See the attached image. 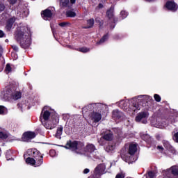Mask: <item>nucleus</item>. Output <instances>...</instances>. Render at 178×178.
Returning a JSON list of instances; mask_svg holds the SVG:
<instances>
[{"instance_id": "f257e3e1", "label": "nucleus", "mask_w": 178, "mask_h": 178, "mask_svg": "<svg viewBox=\"0 0 178 178\" xmlns=\"http://www.w3.org/2000/svg\"><path fill=\"white\" fill-rule=\"evenodd\" d=\"M15 38L22 48H29L31 44V35L27 26H22L15 33Z\"/></svg>"}, {"instance_id": "f03ea898", "label": "nucleus", "mask_w": 178, "mask_h": 178, "mask_svg": "<svg viewBox=\"0 0 178 178\" xmlns=\"http://www.w3.org/2000/svg\"><path fill=\"white\" fill-rule=\"evenodd\" d=\"M35 154H38L40 159L38 161H35L33 158L28 157L26 160V163H30V165H32L33 166H41L42 165V156L40 155V152L35 151L33 152V155H35Z\"/></svg>"}, {"instance_id": "7ed1b4c3", "label": "nucleus", "mask_w": 178, "mask_h": 178, "mask_svg": "<svg viewBox=\"0 0 178 178\" xmlns=\"http://www.w3.org/2000/svg\"><path fill=\"white\" fill-rule=\"evenodd\" d=\"M82 147H84L83 143H77L76 141H68L67 142L65 146H64V148H66L67 149H72V151H76V149H81Z\"/></svg>"}, {"instance_id": "20e7f679", "label": "nucleus", "mask_w": 178, "mask_h": 178, "mask_svg": "<svg viewBox=\"0 0 178 178\" xmlns=\"http://www.w3.org/2000/svg\"><path fill=\"white\" fill-rule=\"evenodd\" d=\"M105 169H106V167L105 166V164L102 163V164H99L98 165L94 171V175L95 176H101L102 175H104V172H105Z\"/></svg>"}, {"instance_id": "39448f33", "label": "nucleus", "mask_w": 178, "mask_h": 178, "mask_svg": "<svg viewBox=\"0 0 178 178\" xmlns=\"http://www.w3.org/2000/svg\"><path fill=\"white\" fill-rule=\"evenodd\" d=\"M147 118H148V113L145 112L139 113L135 118L136 122H141L145 124L147 123Z\"/></svg>"}, {"instance_id": "423d86ee", "label": "nucleus", "mask_w": 178, "mask_h": 178, "mask_svg": "<svg viewBox=\"0 0 178 178\" xmlns=\"http://www.w3.org/2000/svg\"><path fill=\"white\" fill-rule=\"evenodd\" d=\"M41 116L43 118L44 120H48L49 119V116H51V108L47 106H44L42 111Z\"/></svg>"}, {"instance_id": "0eeeda50", "label": "nucleus", "mask_w": 178, "mask_h": 178, "mask_svg": "<svg viewBox=\"0 0 178 178\" xmlns=\"http://www.w3.org/2000/svg\"><path fill=\"white\" fill-rule=\"evenodd\" d=\"M90 118L94 123H98L102 119V115L99 113L93 112L90 115Z\"/></svg>"}, {"instance_id": "6e6552de", "label": "nucleus", "mask_w": 178, "mask_h": 178, "mask_svg": "<svg viewBox=\"0 0 178 178\" xmlns=\"http://www.w3.org/2000/svg\"><path fill=\"white\" fill-rule=\"evenodd\" d=\"M165 8L172 12H176L178 9L177 4L173 1H168L165 4Z\"/></svg>"}, {"instance_id": "1a4fd4ad", "label": "nucleus", "mask_w": 178, "mask_h": 178, "mask_svg": "<svg viewBox=\"0 0 178 178\" xmlns=\"http://www.w3.org/2000/svg\"><path fill=\"white\" fill-rule=\"evenodd\" d=\"M42 17H43L44 20H49L51 17H52V12L50 10H44L42 11Z\"/></svg>"}, {"instance_id": "9d476101", "label": "nucleus", "mask_w": 178, "mask_h": 178, "mask_svg": "<svg viewBox=\"0 0 178 178\" xmlns=\"http://www.w3.org/2000/svg\"><path fill=\"white\" fill-rule=\"evenodd\" d=\"M15 22H16V17H13L10 19H9L8 20L7 24L6 26V30H8V31H10V29H12V27L13 26V23H15Z\"/></svg>"}, {"instance_id": "9b49d317", "label": "nucleus", "mask_w": 178, "mask_h": 178, "mask_svg": "<svg viewBox=\"0 0 178 178\" xmlns=\"http://www.w3.org/2000/svg\"><path fill=\"white\" fill-rule=\"evenodd\" d=\"M34 138H35V133L34 132L29 131L24 134V138L25 141L31 140Z\"/></svg>"}, {"instance_id": "f8f14e48", "label": "nucleus", "mask_w": 178, "mask_h": 178, "mask_svg": "<svg viewBox=\"0 0 178 178\" xmlns=\"http://www.w3.org/2000/svg\"><path fill=\"white\" fill-rule=\"evenodd\" d=\"M44 126L48 130H52V129L55 128L56 126V120H53V124H51V121H47V122L44 124Z\"/></svg>"}, {"instance_id": "ddd939ff", "label": "nucleus", "mask_w": 178, "mask_h": 178, "mask_svg": "<svg viewBox=\"0 0 178 178\" xmlns=\"http://www.w3.org/2000/svg\"><path fill=\"white\" fill-rule=\"evenodd\" d=\"M137 152V145L136 144H131L129 145V155H134Z\"/></svg>"}, {"instance_id": "4468645a", "label": "nucleus", "mask_w": 178, "mask_h": 178, "mask_svg": "<svg viewBox=\"0 0 178 178\" xmlns=\"http://www.w3.org/2000/svg\"><path fill=\"white\" fill-rule=\"evenodd\" d=\"M122 116H123V113L119 111V110H114L113 111V118L115 119H120Z\"/></svg>"}, {"instance_id": "2eb2a0df", "label": "nucleus", "mask_w": 178, "mask_h": 178, "mask_svg": "<svg viewBox=\"0 0 178 178\" xmlns=\"http://www.w3.org/2000/svg\"><path fill=\"white\" fill-rule=\"evenodd\" d=\"M113 10H115V8L113 6H111L106 11V16L108 19H113Z\"/></svg>"}, {"instance_id": "dca6fc26", "label": "nucleus", "mask_w": 178, "mask_h": 178, "mask_svg": "<svg viewBox=\"0 0 178 178\" xmlns=\"http://www.w3.org/2000/svg\"><path fill=\"white\" fill-rule=\"evenodd\" d=\"M92 109H94V104H89L83 108L82 113L86 114L88 112V111H92Z\"/></svg>"}, {"instance_id": "f3484780", "label": "nucleus", "mask_w": 178, "mask_h": 178, "mask_svg": "<svg viewBox=\"0 0 178 178\" xmlns=\"http://www.w3.org/2000/svg\"><path fill=\"white\" fill-rule=\"evenodd\" d=\"M94 26V19H88L87 22V26H83V29H91Z\"/></svg>"}, {"instance_id": "a211bd4d", "label": "nucleus", "mask_w": 178, "mask_h": 178, "mask_svg": "<svg viewBox=\"0 0 178 178\" xmlns=\"http://www.w3.org/2000/svg\"><path fill=\"white\" fill-rule=\"evenodd\" d=\"M103 138L106 141H111L113 138V135L111 133H108L103 136Z\"/></svg>"}, {"instance_id": "6ab92c4d", "label": "nucleus", "mask_w": 178, "mask_h": 178, "mask_svg": "<svg viewBox=\"0 0 178 178\" xmlns=\"http://www.w3.org/2000/svg\"><path fill=\"white\" fill-rule=\"evenodd\" d=\"M86 149L89 152H92L95 151V146H94V145L89 144L86 146Z\"/></svg>"}, {"instance_id": "aec40b11", "label": "nucleus", "mask_w": 178, "mask_h": 178, "mask_svg": "<svg viewBox=\"0 0 178 178\" xmlns=\"http://www.w3.org/2000/svg\"><path fill=\"white\" fill-rule=\"evenodd\" d=\"M67 17H76V13L72 10H68L66 12Z\"/></svg>"}, {"instance_id": "412c9836", "label": "nucleus", "mask_w": 178, "mask_h": 178, "mask_svg": "<svg viewBox=\"0 0 178 178\" xmlns=\"http://www.w3.org/2000/svg\"><path fill=\"white\" fill-rule=\"evenodd\" d=\"M63 131V128L60 127L57 129V132L56 134V138H60V136H62V132Z\"/></svg>"}, {"instance_id": "4be33fe9", "label": "nucleus", "mask_w": 178, "mask_h": 178, "mask_svg": "<svg viewBox=\"0 0 178 178\" xmlns=\"http://www.w3.org/2000/svg\"><path fill=\"white\" fill-rule=\"evenodd\" d=\"M170 172L174 175V176H178V167H172L170 170Z\"/></svg>"}, {"instance_id": "5701e85b", "label": "nucleus", "mask_w": 178, "mask_h": 178, "mask_svg": "<svg viewBox=\"0 0 178 178\" xmlns=\"http://www.w3.org/2000/svg\"><path fill=\"white\" fill-rule=\"evenodd\" d=\"M70 0H60V6L66 7L69 5Z\"/></svg>"}, {"instance_id": "b1692460", "label": "nucleus", "mask_w": 178, "mask_h": 178, "mask_svg": "<svg viewBox=\"0 0 178 178\" xmlns=\"http://www.w3.org/2000/svg\"><path fill=\"white\" fill-rule=\"evenodd\" d=\"M13 99H19V98H22V93L20 92H16L13 96Z\"/></svg>"}, {"instance_id": "393cba45", "label": "nucleus", "mask_w": 178, "mask_h": 178, "mask_svg": "<svg viewBox=\"0 0 178 178\" xmlns=\"http://www.w3.org/2000/svg\"><path fill=\"white\" fill-rule=\"evenodd\" d=\"M136 109H138V106L137 104H134L129 107V112H136Z\"/></svg>"}, {"instance_id": "a878e982", "label": "nucleus", "mask_w": 178, "mask_h": 178, "mask_svg": "<svg viewBox=\"0 0 178 178\" xmlns=\"http://www.w3.org/2000/svg\"><path fill=\"white\" fill-rule=\"evenodd\" d=\"M106 40H108L107 35H105L99 42H97V45H99V44H102L103 42H105Z\"/></svg>"}, {"instance_id": "bb28decb", "label": "nucleus", "mask_w": 178, "mask_h": 178, "mask_svg": "<svg viewBox=\"0 0 178 178\" xmlns=\"http://www.w3.org/2000/svg\"><path fill=\"white\" fill-rule=\"evenodd\" d=\"M113 149H115V146H113V145H109L106 147V152H111L113 151Z\"/></svg>"}, {"instance_id": "cd10ccee", "label": "nucleus", "mask_w": 178, "mask_h": 178, "mask_svg": "<svg viewBox=\"0 0 178 178\" xmlns=\"http://www.w3.org/2000/svg\"><path fill=\"white\" fill-rule=\"evenodd\" d=\"M5 70L6 73H10V72H12V67H10V64L6 65Z\"/></svg>"}, {"instance_id": "c85d7f7f", "label": "nucleus", "mask_w": 178, "mask_h": 178, "mask_svg": "<svg viewBox=\"0 0 178 178\" xmlns=\"http://www.w3.org/2000/svg\"><path fill=\"white\" fill-rule=\"evenodd\" d=\"M154 97L155 101H156V102H161V96H159L157 94H155L154 95Z\"/></svg>"}, {"instance_id": "c756f323", "label": "nucleus", "mask_w": 178, "mask_h": 178, "mask_svg": "<svg viewBox=\"0 0 178 178\" xmlns=\"http://www.w3.org/2000/svg\"><path fill=\"white\" fill-rule=\"evenodd\" d=\"M127 12L122 10L121 11V16L122 17V19H126V17H127Z\"/></svg>"}, {"instance_id": "7c9ffc66", "label": "nucleus", "mask_w": 178, "mask_h": 178, "mask_svg": "<svg viewBox=\"0 0 178 178\" xmlns=\"http://www.w3.org/2000/svg\"><path fill=\"white\" fill-rule=\"evenodd\" d=\"M88 51H90V49L86 48V47H82V48L79 49L80 52L86 53V52H88Z\"/></svg>"}, {"instance_id": "2f4dec72", "label": "nucleus", "mask_w": 178, "mask_h": 178, "mask_svg": "<svg viewBox=\"0 0 178 178\" xmlns=\"http://www.w3.org/2000/svg\"><path fill=\"white\" fill-rule=\"evenodd\" d=\"M8 91H6V92L3 94V98L6 101V99H9V94Z\"/></svg>"}, {"instance_id": "473e14b6", "label": "nucleus", "mask_w": 178, "mask_h": 178, "mask_svg": "<svg viewBox=\"0 0 178 178\" xmlns=\"http://www.w3.org/2000/svg\"><path fill=\"white\" fill-rule=\"evenodd\" d=\"M147 178H155V173L153 172H149Z\"/></svg>"}, {"instance_id": "72a5a7b5", "label": "nucleus", "mask_w": 178, "mask_h": 178, "mask_svg": "<svg viewBox=\"0 0 178 178\" xmlns=\"http://www.w3.org/2000/svg\"><path fill=\"white\" fill-rule=\"evenodd\" d=\"M69 24H70L69 22H61L58 24V26L60 27H66V26H69Z\"/></svg>"}, {"instance_id": "f704fd0d", "label": "nucleus", "mask_w": 178, "mask_h": 178, "mask_svg": "<svg viewBox=\"0 0 178 178\" xmlns=\"http://www.w3.org/2000/svg\"><path fill=\"white\" fill-rule=\"evenodd\" d=\"M0 138H8V135L3 132H0Z\"/></svg>"}, {"instance_id": "c9c22d12", "label": "nucleus", "mask_w": 178, "mask_h": 178, "mask_svg": "<svg viewBox=\"0 0 178 178\" xmlns=\"http://www.w3.org/2000/svg\"><path fill=\"white\" fill-rule=\"evenodd\" d=\"M173 140H175L176 143H178V132L174 134Z\"/></svg>"}, {"instance_id": "e433bc0d", "label": "nucleus", "mask_w": 178, "mask_h": 178, "mask_svg": "<svg viewBox=\"0 0 178 178\" xmlns=\"http://www.w3.org/2000/svg\"><path fill=\"white\" fill-rule=\"evenodd\" d=\"M5 112V106H0V115H2Z\"/></svg>"}, {"instance_id": "4c0bfd02", "label": "nucleus", "mask_w": 178, "mask_h": 178, "mask_svg": "<svg viewBox=\"0 0 178 178\" xmlns=\"http://www.w3.org/2000/svg\"><path fill=\"white\" fill-rule=\"evenodd\" d=\"M164 147H165V148H167V149H172V146L170 145H169L168 143H165Z\"/></svg>"}, {"instance_id": "58836bf2", "label": "nucleus", "mask_w": 178, "mask_h": 178, "mask_svg": "<svg viewBox=\"0 0 178 178\" xmlns=\"http://www.w3.org/2000/svg\"><path fill=\"white\" fill-rule=\"evenodd\" d=\"M115 178H124V175L122 173L118 174Z\"/></svg>"}, {"instance_id": "ea45409f", "label": "nucleus", "mask_w": 178, "mask_h": 178, "mask_svg": "<svg viewBox=\"0 0 178 178\" xmlns=\"http://www.w3.org/2000/svg\"><path fill=\"white\" fill-rule=\"evenodd\" d=\"M8 2L10 5H15L17 2V0H8Z\"/></svg>"}, {"instance_id": "a19ab883", "label": "nucleus", "mask_w": 178, "mask_h": 178, "mask_svg": "<svg viewBox=\"0 0 178 178\" xmlns=\"http://www.w3.org/2000/svg\"><path fill=\"white\" fill-rule=\"evenodd\" d=\"M5 10V6L2 3H0V12Z\"/></svg>"}, {"instance_id": "79ce46f5", "label": "nucleus", "mask_w": 178, "mask_h": 178, "mask_svg": "<svg viewBox=\"0 0 178 178\" xmlns=\"http://www.w3.org/2000/svg\"><path fill=\"white\" fill-rule=\"evenodd\" d=\"M96 22L99 23V26L100 27H101V26H102V24H104L103 22H101V20H99V19H96Z\"/></svg>"}, {"instance_id": "37998d69", "label": "nucleus", "mask_w": 178, "mask_h": 178, "mask_svg": "<svg viewBox=\"0 0 178 178\" xmlns=\"http://www.w3.org/2000/svg\"><path fill=\"white\" fill-rule=\"evenodd\" d=\"M143 138H144V140L147 141V140L149 138V135H145V136H143Z\"/></svg>"}, {"instance_id": "c03bdc74", "label": "nucleus", "mask_w": 178, "mask_h": 178, "mask_svg": "<svg viewBox=\"0 0 178 178\" xmlns=\"http://www.w3.org/2000/svg\"><path fill=\"white\" fill-rule=\"evenodd\" d=\"M90 172V170L88 168H86L84 170H83V173L85 175H87V173H89Z\"/></svg>"}, {"instance_id": "a18cd8bd", "label": "nucleus", "mask_w": 178, "mask_h": 178, "mask_svg": "<svg viewBox=\"0 0 178 178\" xmlns=\"http://www.w3.org/2000/svg\"><path fill=\"white\" fill-rule=\"evenodd\" d=\"M13 48L14 51H19V47H17V46H16V45H13Z\"/></svg>"}, {"instance_id": "49530a36", "label": "nucleus", "mask_w": 178, "mask_h": 178, "mask_svg": "<svg viewBox=\"0 0 178 178\" xmlns=\"http://www.w3.org/2000/svg\"><path fill=\"white\" fill-rule=\"evenodd\" d=\"M2 52H3V49H2V47L0 46V58L2 56Z\"/></svg>"}, {"instance_id": "de8ad7c7", "label": "nucleus", "mask_w": 178, "mask_h": 178, "mask_svg": "<svg viewBox=\"0 0 178 178\" xmlns=\"http://www.w3.org/2000/svg\"><path fill=\"white\" fill-rule=\"evenodd\" d=\"M3 35H4L3 31H0V38H2V37H3Z\"/></svg>"}, {"instance_id": "09e8293b", "label": "nucleus", "mask_w": 178, "mask_h": 178, "mask_svg": "<svg viewBox=\"0 0 178 178\" xmlns=\"http://www.w3.org/2000/svg\"><path fill=\"white\" fill-rule=\"evenodd\" d=\"M98 8L99 9H102V8H104V5H102V3H99V6H98Z\"/></svg>"}, {"instance_id": "8fccbe9b", "label": "nucleus", "mask_w": 178, "mask_h": 178, "mask_svg": "<svg viewBox=\"0 0 178 178\" xmlns=\"http://www.w3.org/2000/svg\"><path fill=\"white\" fill-rule=\"evenodd\" d=\"M158 149H161L162 151V149H163V147L162 146H158L157 147Z\"/></svg>"}, {"instance_id": "3c124183", "label": "nucleus", "mask_w": 178, "mask_h": 178, "mask_svg": "<svg viewBox=\"0 0 178 178\" xmlns=\"http://www.w3.org/2000/svg\"><path fill=\"white\" fill-rule=\"evenodd\" d=\"M71 3H76V0H70Z\"/></svg>"}, {"instance_id": "603ef678", "label": "nucleus", "mask_w": 178, "mask_h": 178, "mask_svg": "<svg viewBox=\"0 0 178 178\" xmlns=\"http://www.w3.org/2000/svg\"><path fill=\"white\" fill-rule=\"evenodd\" d=\"M146 1H147L148 2H152V1L154 0H146Z\"/></svg>"}, {"instance_id": "864d4df0", "label": "nucleus", "mask_w": 178, "mask_h": 178, "mask_svg": "<svg viewBox=\"0 0 178 178\" xmlns=\"http://www.w3.org/2000/svg\"><path fill=\"white\" fill-rule=\"evenodd\" d=\"M52 152H54V150H51V151L50 152V154H52Z\"/></svg>"}]
</instances>
